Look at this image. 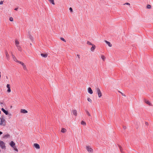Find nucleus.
<instances>
[{
  "label": "nucleus",
  "instance_id": "obj_7",
  "mask_svg": "<svg viewBox=\"0 0 153 153\" xmlns=\"http://www.w3.org/2000/svg\"><path fill=\"white\" fill-rule=\"evenodd\" d=\"M10 146L13 148L15 147V143L13 141H11L10 143Z\"/></svg>",
  "mask_w": 153,
  "mask_h": 153
},
{
  "label": "nucleus",
  "instance_id": "obj_23",
  "mask_svg": "<svg viewBox=\"0 0 153 153\" xmlns=\"http://www.w3.org/2000/svg\"><path fill=\"white\" fill-rule=\"evenodd\" d=\"M147 8L148 9H151V6L150 4H148L147 5Z\"/></svg>",
  "mask_w": 153,
  "mask_h": 153
},
{
  "label": "nucleus",
  "instance_id": "obj_35",
  "mask_svg": "<svg viewBox=\"0 0 153 153\" xmlns=\"http://www.w3.org/2000/svg\"><path fill=\"white\" fill-rule=\"evenodd\" d=\"M23 68L24 70H27V68L26 67V66L25 67H23Z\"/></svg>",
  "mask_w": 153,
  "mask_h": 153
},
{
  "label": "nucleus",
  "instance_id": "obj_5",
  "mask_svg": "<svg viewBox=\"0 0 153 153\" xmlns=\"http://www.w3.org/2000/svg\"><path fill=\"white\" fill-rule=\"evenodd\" d=\"M6 87L8 88L7 90V92L8 93H10L11 92L10 87V84H7V85Z\"/></svg>",
  "mask_w": 153,
  "mask_h": 153
},
{
  "label": "nucleus",
  "instance_id": "obj_1",
  "mask_svg": "<svg viewBox=\"0 0 153 153\" xmlns=\"http://www.w3.org/2000/svg\"><path fill=\"white\" fill-rule=\"evenodd\" d=\"M96 91L98 94V97L99 98L101 97L102 96V94L99 88H96Z\"/></svg>",
  "mask_w": 153,
  "mask_h": 153
},
{
  "label": "nucleus",
  "instance_id": "obj_43",
  "mask_svg": "<svg viewBox=\"0 0 153 153\" xmlns=\"http://www.w3.org/2000/svg\"><path fill=\"white\" fill-rule=\"evenodd\" d=\"M12 57H13H13H15V56L13 55V54L12 55Z\"/></svg>",
  "mask_w": 153,
  "mask_h": 153
},
{
  "label": "nucleus",
  "instance_id": "obj_17",
  "mask_svg": "<svg viewBox=\"0 0 153 153\" xmlns=\"http://www.w3.org/2000/svg\"><path fill=\"white\" fill-rule=\"evenodd\" d=\"M10 135L9 134H6V135H5L4 136L3 138H7V137H10Z\"/></svg>",
  "mask_w": 153,
  "mask_h": 153
},
{
  "label": "nucleus",
  "instance_id": "obj_24",
  "mask_svg": "<svg viewBox=\"0 0 153 153\" xmlns=\"http://www.w3.org/2000/svg\"><path fill=\"white\" fill-rule=\"evenodd\" d=\"M13 59L14 61L17 62L18 60H17V59L16 57H13Z\"/></svg>",
  "mask_w": 153,
  "mask_h": 153
},
{
  "label": "nucleus",
  "instance_id": "obj_38",
  "mask_svg": "<svg viewBox=\"0 0 153 153\" xmlns=\"http://www.w3.org/2000/svg\"><path fill=\"white\" fill-rule=\"evenodd\" d=\"M121 94H122V95L123 96H124V97H125L126 96L125 95V94H123V93H121Z\"/></svg>",
  "mask_w": 153,
  "mask_h": 153
},
{
  "label": "nucleus",
  "instance_id": "obj_39",
  "mask_svg": "<svg viewBox=\"0 0 153 153\" xmlns=\"http://www.w3.org/2000/svg\"><path fill=\"white\" fill-rule=\"evenodd\" d=\"M125 4H127V5H130V3H126Z\"/></svg>",
  "mask_w": 153,
  "mask_h": 153
},
{
  "label": "nucleus",
  "instance_id": "obj_4",
  "mask_svg": "<svg viewBox=\"0 0 153 153\" xmlns=\"http://www.w3.org/2000/svg\"><path fill=\"white\" fill-rule=\"evenodd\" d=\"M5 120L3 118H1L0 117V125H2L5 122Z\"/></svg>",
  "mask_w": 153,
  "mask_h": 153
},
{
  "label": "nucleus",
  "instance_id": "obj_25",
  "mask_svg": "<svg viewBox=\"0 0 153 153\" xmlns=\"http://www.w3.org/2000/svg\"><path fill=\"white\" fill-rule=\"evenodd\" d=\"M9 20L10 21L13 22V17H10V18Z\"/></svg>",
  "mask_w": 153,
  "mask_h": 153
},
{
  "label": "nucleus",
  "instance_id": "obj_44",
  "mask_svg": "<svg viewBox=\"0 0 153 153\" xmlns=\"http://www.w3.org/2000/svg\"><path fill=\"white\" fill-rule=\"evenodd\" d=\"M2 134V132L1 131H0V135Z\"/></svg>",
  "mask_w": 153,
  "mask_h": 153
},
{
  "label": "nucleus",
  "instance_id": "obj_45",
  "mask_svg": "<svg viewBox=\"0 0 153 153\" xmlns=\"http://www.w3.org/2000/svg\"><path fill=\"white\" fill-rule=\"evenodd\" d=\"M123 128L124 129H126V127L124 126V127H123Z\"/></svg>",
  "mask_w": 153,
  "mask_h": 153
},
{
  "label": "nucleus",
  "instance_id": "obj_12",
  "mask_svg": "<svg viewBox=\"0 0 153 153\" xmlns=\"http://www.w3.org/2000/svg\"><path fill=\"white\" fill-rule=\"evenodd\" d=\"M41 56L43 57L46 58L48 56V54L47 53H41Z\"/></svg>",
  "mask_w": 153,
  "mask_h": 153
},
{
  "label": "nucleus",
  "instance_id": "obj_6",
  "mask_svg": "<svg viewBox=\"0 0 153 153\" xmlns=\"http://www.w3.org/2000/svg\"><path fill=\"white\" fill-rule=\"evenodd\" d=\"M33 146L36 149H38L40 148L39 145L37 143L34 144Z\"/></svg>",
  "mask_w": 153,
  "mask_h": 153
},
{
  "label": "nucleus",
  "instance_id": "obj_46",
  "mask_svg": "<svg viewBox=\"0 0 153 153\" xmlns=\"http://www.w3.org/2000/svg\"><path fill=\"white\" fill-rule=\"evenodd\" d=\"M9 115L10 116H11V114H9Z\"/></svg>",
  "mask_w": 153,
  "mask_h": 153
},
{
  "label": "nucleus",
  "instance_id": "obj_15",
  "mask_svg": "<svg viewBox=\"0 0 153 153\" xmlns=\"http://www.w3.org/2000/svg\"><path fill=\"white\" fill-rule=\"evenodd\" d=\"M1 110L6 114L7 115L8 114V112L7 111H6L3 108H2Z\"/></svg>",
  "mask_w": 153,
  "mask_h": 153
},
{
  "label": "nucleus",
  "instance_id": "obj_41",
  "mask_svg": "<svg viewBox=\"0 0 153 153\" xmlns=\"http://www.w3.org/2000/svg\"><path fill=\"white\" fill-rule=\"evenodd\" d=\"M77 56L78 57L79 59L80 58V56H79V55L78 54H77Z\"/></svg>",
  "mask_w": 153,
  "mask_h": 153
},
{
  "label": "nucleus",
  "instance_id": "obj_14",
  "mask_svg": "<svg viewBox=\"0 0 153 153\" xmlns=\"http://www.w3.org/2000/svg\"><path fill=\"white\" fill-rule=\"evenodd\" d=\"M105 41L106 42V43L107 45H108L109 47H111L112 46V45L111 44L110 42L106 40Z\"/></svg>",
  "mask_w": 153,
  "mask_h": 153
},
{
  "label": "nucleus",
  "instance_id": "obj_2",
  "mask_svg": "<svg viewBox=\"0 0 153 153\" xmlns=\"http://www.w3.org/2000/svg\"><path fill=\"white\" fill-rule=\"evenodd\" d=\"M86 149L88 151V152L90 153H92L93 152L92 149L90 146H87L86 147Z\"/></svg>",
  "mask_w": 153,
  "mask_h": 153
},
{
  "label": "nucleus",
  "instance_id": "obj_37",
  "mask_svg": "<svg viewBox=\"0 0 153 153\" xmlns=\"http://www.w3.org/2000/svg\"><path fill=\"white\" fill-rule=\"evenodd\" d=\"M23 67H25L26 66L24 64V63L22 65Z\"/></svg>",
  "mask_w": 153,
  "mask_h": 153
},
{
  "label": "nucleus",
  "instance_id": "obj_31",
  "mask_svg": "<svg viewBox=\"0 0 153 153\" xmlns=\"http://www.w3.org/2000/svg\"><path fill=\"white\" fill-rule=\"evenodd\" d=\"M120 152L122 153H124V152H123L122 151V148L120 146Z\"/></svg>",
  "mask_w": 153,
  "mask_h": 153
},
{
  "label": "nucleus",
  "instance_id": "obj_42",
  "mask_svg": "<svg viewBox=\"0 0 153 153\" xmlns=\"http://www.w3.org/2000/svg\"><path fill=\"white\" fill-rule=\"evenodd\" d=\"M14 10H18V8H16Z\"/></svg>",
  "mask_w": 153,
  "mask_h": 153
},
{
  "label": "nucleus",
  "instance_id": "obj_21",
  "mask_svg": "<svg viewBox=\"0 0 153 153\" xmlns=\"http://www.w3.org/2000/svg\"><path fill=\"white\" fill-rule=\"evenodd\" d=\"M101 58L103 61H104L105 59V57L103 55H101Z\"/></svg>",
  "mask_w": 153,
  "mask_h": 153
},
{
  "label": "nucleus",
  "instance_id": "obj_36",
  "mask_svg": "<svg viewBox=\"0 0 153 153\" xmlns=\"http://www.w3.org/2000/svg\"><path fill=\"white\" fill-rule=\"evenodd\" d=\"M6 56L7 57H8V56H9V55L8 54V53H7V52H6Z\"/></svg>",
  "mask_w": 153,
  "mask_h": 153
},
{
  "label": "nucleus",
  "instance_id": "obj_19",
  "mask_svg": "<svg viewBox=\"0 0 153 153\" xmlns=\"http://www.w3.org/2000/svg\"><path fill=\"white\" fill-rule=\"evenodd\" d=\"M66 131V130L65 128H62L61 130V132L63 133H65Z\"/></svg>",
  "mask_w": 153,
  "mask_h": 153
},
{
  "label": "nucleus",
  "instance_id": "obj_3",
  "mask_svg": "<svg viewBox=\"0 0 153 153\" xmlns=\"http://www.w3.org/2000/svg\"><path fill=\"white\" fill-rule=\"evenodd\" d=\"M0 146L3 149L5 148V143L2 141H1L0 143Z\"/></svg>",
  "mask_w": 153,
  "mask_h": 153
},
{
  "label": "nucleus",
  "instance_id": "obj_9",
  "mask_svg": "<svg viewBox=\"0 0 153 153\" xmlns=\"http://www.w3.org/2000/svg\"><path fill=\"white\" fill-rule=\"evenodd\" d=\"M21 112L22 113H27V111L25 109H21Z\"/></svg>",
  "mask_w": 153,
  "mask_h": 153
},
{
  "label": "nucleus",
  "instance_id": "obj_48",
  "mask_svg": "<svg viewBox=\"0 0 153 153\" xmlns=\"http://www.w3.org/2000/svg\"><path fill=\"white\" fill-rule=\"evenodd\" d=\"M1 104H3V103H1Z\"/></svg>",
  "mask_w": 153,
  "mask_h": 153
},
{
  "label": "nucleus",
  "instance_id": "obj_34",
  "mask_svg": "<svg viewBox=\"0 0 153 153\" xmlns=\"http://www.w3.org/2000/svg\"><path fill=\"white\" fill-rule=\"evenodd\" d=\"M69 10H70V12H73V10H72V8L71 7H70L69 8Z\"/></svg>",
  "mask_w": 153,
  "mask_h": 153
},
{
  "label": "nucleus",
  "instance_id": "obj_27",
  "mask_svg": "<svg viewBox=\"0 0 153 153\" xmlns=\"http://www.w3.org/2000/svg\"><path fill=\"white\" fill-rule=\"evenodd\" d=\"M60 39L62 40L63 41H64V42H66L65 40V39L64 38L61 37V38H60Z\"/></svg>",
  "mask_w": 153,
  "mask_h": 153
},
{
  "label": "nucleus",
  "instance_id": "obj_30",
  "mask_svg": "<svg viewBox=\"0 0 153 153\" xmlns=\"http://www.w3.org/2000/svg\"><path fill=\"white\" fill-rule=\"evenodd\" d=\"M17 62L19 63L20 64H21L22 65L24 63L23 62L20 61H18Z\"/></svg>",
  "mask_w": 153,
  "mask_h": 153
},
{
  "label": "nucleus",
  "instance_id": "obj_33",
  "mask_svg": "<svg viewBox=\"0 0 153 153\" xmlns=\"http://www.w3.org/2000/svg\"><path fill=\"white\" fill-rule=\"evenodd\" d=\"M86 113L89 116H91L90 114L89 113L88 111H86Z\"/></svg>",
  "mask_w": 153,
  "mask_h": 153
},
{
  "label": "nucleus",
  "instance_id": "obj_28",
  "mask_svg": "<svg viewBox=\"0 0 153 153\" xmlns=\"http://www.w3.org/2000/svg\"><path fill=\"white\" fill-rule=\"evenodd\" d=\"M14 149L15 151H16V152H18V149L16 148V146L15 147H14L13 148Z\"/></svg>",
  "mask_w": 153,
  "mask_h": 153
},
{
  "label": "nucleus",
  "instance_id": "obj_13",
  "mask_svg": "<svg viewBox=\"0 0 153 153\" xmlns=\"http://www.w3.org/2000/svg\"><path fill=\"white\" fill-rule=\"evenodd\" d=\"M92 46V47L91 48V51H93L96 48V46L94 45H93Z\"/></svg>",
  "mask_w": 153,
  "mask_h": 153
},
{
  "label": "nucleus",
  "instance_id": "obj_32",
  "mask_svg": "<svg viewBox=\"0 0 153 153\" xmlns=\"http://www.w3.org/2000/svg\"><path fill=\"white\" fill-rule=\"evenodd\" d=\"M29 38L30 39H33V37H32V36L30 35H29Z\"/></svg>",
  "mask_w": 153,
  "mask_h": 153
},
{
  "label": "nucleus",
  "instance_id": "obj_10",
  "mask_svg": "<svg viewBox=\"0 0 153 153\" xmlns=\"http://www.w3.org/2000/svg\"><path fill=\"white\" fill-rule=\"evenodd\" d=\"M15 45L17 47L19 46V42L18 41V40L16 39L15 40Z\"/></svg>",
  "mask_w": 153,
  "mask_h": 153
},
{
  "label": "nucleus",
  "instance_id": "obj_47",
  "mask_svg": "<svg viewBox=\"0 0 153 153\" xmlns=\"http://www.w3.org/2000/svg\"><path fill=\"white\" fill-rule=\"evenodd\" d=\"M119 92H120V93L121 94V93H122L121 92H120V91H119Z\"/></svg>",
  "mask_w": 153,
  "mask_h": 153
},
{
  "label": "nucleus",
  "instance_id": "obj_11",
  "mask_svg": "<svg viewBox=\"0 0 153 153\" xmlns=\"http://www.w3.org/2000/svg\"><path fill=\"white\" fill-rule=\"evenodd\" d=\"M72 113L73 114L75 115V116H76L77 115V112L76 110H73L72 111Z\"/></svg>",
  "mask_w": 153,
  "mask_h": 153
},
{
  "label": "nucleus",
  "instance_id": "obj_29",
  "mask_svg": "<svg viewBox=\"0 0 153 153\" xmlns=\"http://www.w3.org/2000/svg\"><path fill=\"white\" fill-rule=\"evenodd\" d=\"M87 100H88V101L90 102L91 103V102L92 100H91L90 98H88L87 99Z\"/></svg>",
  "mask_w": 153,
  "mask_h": 153
},
{
  "label": "nucleus",
  "instance_id": "obj_16",
  "mask_svg": "<svg viewBox=\"0 0 153 153\" xmlns=\"http://www.w3.org/2000/svg\"><path fill=\"white\" fill-rule=\"evenodd\" d=\"M145 102H146V103L147 104H148L149 105H151V103L148 100H145Z\"/></svg>",
  "mask_w": 153,
  "mask_h": 153
},
{
  "label": "nucleus",
  "instance_id": "obj_8",
  "mask_svg": "<svg viewBox=\"0 0 153 153\" xmlns=\"http://www.w3.org/2000/svg\"><path fill=\"white\" fill-rule=\"evenodd\" d=\"M88 92L91 94H92L93 93V91L90 87L88 88Z\"/></svg>",
  "mask_w": 153,
  "mask_h": 153
},
{
  "label": "nucleus",
  "instance_id": "obj_20",
  "mask_svg": "<svg viewBox=\"0 0 153 153\" xmlns=\"http://www.w3.org/2000/svg\"><path fill=\"white\" fill-rule=\"evenodd\" d=\"M17 47L19 51H22V48L20 45Z\"/></svg>",
  "mask_w": 153,
  "mask_h": 153
},
{
  "label": "nucleus",
  "instance_id": "obj_26",
  "mask_svg": "<svg viewBox=\"0 0 153 153\" xmlns=\"http://www.w3.org/2000/svg\"><path fill=\"white\" fill-rule=\"evenodd\" d=\"M87 44L88 45H93V44H92L89 41H88L87 42Z\"/></svg>",
  "mask_w": 153,
  "mask_h": 153
},
{
  "label": "nucleus",
  "instance_id": "obj_22",
  "mask_svg": "<svg viewBox=\"0 0 153 153\" xmlns=\"http://www.w3.org/2000/svg\"><path fill=\"white\" fill-rule=\"evenodd\" d=\"M81 124L82 125H83L84 126H85L86 125L85 122L83 121H82L81 122Z\"/></svg>",
  "mask_w": 153,
  "mask_h": 153
},
{
  "label": "nucleus",
  "instance_id": "obj_18",
  "mask_svg": "<svg viewBox=\"0 0 153 153\" xmlns=\"http://www.w3.org/2000/svg\"><path fill=\"white\" fill-rule=\"evenodd\" d=\"M50 3H52L53 5H55V4L54 0H48Z\"/></svg>",
  "mask_w": 153,
  "mask_h": 153
},
{
  "label": "nucleus",
  "instance_id": "obj_40",
  "mask_svg": "<svg viewBox=\"0 0 153 153\" xmlns=\"http://www.w3.org/2000/svg\"><path fill=\"white\" fill-rule=\"evenodd\" d=\"M3 3V2L2 1H1V2H0V4H2Z\"/></svg>",
  "mask_w": 153,
  "mask_h": 153
}]
</instances>
